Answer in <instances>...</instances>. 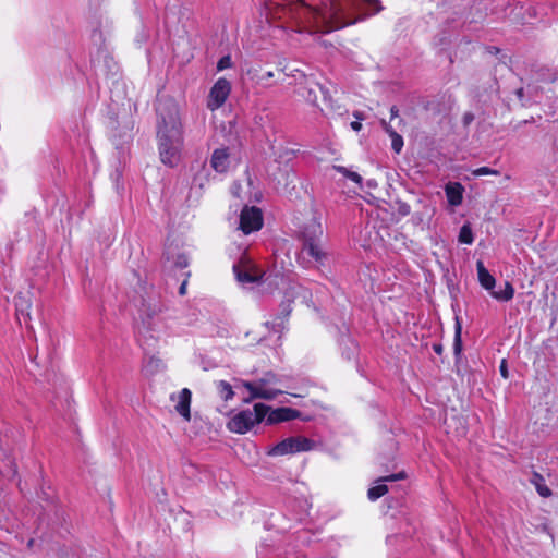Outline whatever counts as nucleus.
Segmentation results:
<instances>
[{
	"label": "nucleus",
	"instance_id": "obj_1",
	"mask_svg": "<svg viewBox=\"0 0 558 558\" xmlns=\"http://www.w3.org/2000/svg\"><path fill=\"white\" fill-rule=\"evenodd\" d=\"M379 0H271L267 15L294 33H328L381 10Z\"/></svg>",
	"mask_w": 558,
	"mask_h": 558
},
{
	"label": "nucleus",
	"instance_id": "obj_2",
	"mask_svg": "<svg viewBox=\"0 0 558 558\" xmlns=\"http://www.w3.org/2000/svg\"><path fill=\"white\" fill-rule=\"evenodd\" d=\"M157 111V140L160 160L168 167H175L183 145L179 106L171 98L159 99Z\"/></svg>",
	"mask_w": 558,
	"mask_h": 558
},
{
	"label": "nucleus",
	"instance_id": "obj_3",
	"mask_svg": "<svg viewBox=\"0 0 558 558\" xmlns=\"http://www.w3.org/2000/svg\"><path fill=\"white\" fill-rule=\"evenodd\" d=\"M163 305L157 294H147L141 300L138 307L143 329L146 331L160 332L163 328V320L160 317Z\"/></svg>",
	"mask_w": 558,
	"mask_h": 558
},
{
	"label": "nucleus",
	"instance_id": "obj_4",
	"mask_svg": "<svg viewBox=\"0 0 558 558\" xmlns=\"http://www.w3.org/2000/svg\"><path fill=\"white\" fill-rule=\"evenodd\" d=\"M303 253L307 254L316 262L322 263L326 254L320 245V238L323 235V228L320 218L314 216L302 230Z\"/></svg>",
	"mask_w": 558,
	"mask_h": 558
},
{
	"label": "nucleus",
	"instance_id": "obj_5",
	"mask_svg": "<svg viewBox=\"0 0 558 558\" xmlns=\"http://www.w3.org/2000/svg\"><path fill=\"white\" fill-rule=\"evenodd\" d=\"M269 411V407L264 403H256L251 410H244L234 415L228 423V428L238 434H245L255 424L262 422Z\"/></svg>",
	"mask_w": 558,
	"mask_h": 558
},
{
	"label": "nucleus",
	"instance_id": "obj_6",
	"mask_svg": "<svg viewBox=\"0 0 558 558\" xmlns=\"http://www.w3.org/2000/svg\"><path fill=\"white\" fill-rule=\"evenodd\" d=\"M278 378L272 373H267L264 377L255 381H244L243 386L250 392V397L245 399L250 402L254 399L272 400L277 396L282 395L283 390L272 388L271 385H276Z\"/></svg>",
	"mask_w": 558,
	"mask_h": 558
},
{
	"label": "nucleus",
	"instance_id": "obj_7",
	"mask_svg": "<svg viewBox=\"0 0 558 558\" xmlns=\"http://www.w3.org/2000/svg\"><path fill=\"white\" fill-rule=\"evenodd\" d=\"M314 448V441L302 436L289 437L274 446L269 450L270 456H284L289 453H296L310 451Z\"/></svg>",
	"mask_w": 558,
	"mask_h": 558
},
{
	"label": "nucleus",
	"instance_id": "obj_8",
	"mask_svg": "<svg viewBox=\"0 0 558 558\" xmlns=\"http://www.w3.org/2000/svg\"><path fill=\"white\" fill-rule=\"evenodd\" d=\"M264 223L263 213L256 206H244L239 218V227L244 234H250L262 229Z\"/></svg>",
	"mask_w": 558,
	"mask_h": 558
},
{
	"label": "nucleus",
	"instance_id": "obj_9",
	"mask_svg": "<svg viewBox=\"0 0 558 558\" xmlns=\"http://www.w3.org/2000/svg\"><path fill=\"white\" fill-rule=\"evenodd\" d=\"M231 92L230 82L226 78H219L210 88L208 99H207V108L211 111L220 108L227 100L229 94Z\"/></svg>",
	"mask_w": 558,
	"mask_h": 558
},
{
	"label": "nucleus",
	"instance_id": "obj_10",
	"mask_svg": "<svg viewBox=\"0 0 558 558\" xmlns=\"http://www.w3.org/2000/svg\"><path fill=\"white\" fill-rule=\"evenodd\" d=\"M233 271L238 281L242 283H254L263 279L264 272L248 260L233 265Z\"/></svg>",
	"mask_w": 558,
	"mask_h": 558
},
{
	"label": "nucleus",
	"instance_id": "obj_11",
	"mask_svg": "<svg viewBox=\"0 0 558 558\" xmlns=\"http://www.w3.org/2000/svg\"><path fill=\"white\" fill-rule=\"evenodd\" d=\"M171 401L175 402V411L183 416L186 421L191 418L190 405L192 399V392L187 388H183L177 395L172 393L170 396Z\"/></svg>",
	"mask_w": 558,
	"mask_h": 558
},
{
	"label": "nucleus",
	"instance_id": "obj_12",
	"mask_svg": "<svg viewBox=\"0 0 558 558\" xmlns=\"http://www.w3.org/2000/svg\"><path fill=\"white\" fill-rule=\"evenodd\" d=\"M405 477L404 472H399L396 474H391L389 476L381 477L378 482L379 484L371 487L367 492V497L369 500L375 501L378 498L383 497L387 492L388 487L385 484L386 482H396L399 480H403Z\"/></svg>",
	"mask_w": 558,
	"mask_h": 558
},
{
	"label": "nucleus",
	"instance_id": "obj_13",
	"mask_svg": "<svg viewBox=\"0 0 558 558\" xmlns=\"http://www.w3.org/2000/svg\"><path fill=\"white\" fill-rule=\"evenodd\" d=\"M318 94L323 96V100L327 105H331V97L328 90L318 83H315L313 86L303 88L302 96L310 104L317 106Z\"/></svg>",
	"mask_w": 558,
	"mask_h": 558
},
{
	"label": "nucleus",
	"instance_id": "obj_14",
	"mask_svg": "<svg viewBox=\"0 0 558 558\" xmlns=\"http://www.w3.org/2000/svg\"><path fill=\"white\" fill-rule=\"evenodd\" d=\"M302 288L300 286H289L284 293V300L280 304L279 316L272 322L274 325H280L277 319H283L288 317L292 311L291 303L293 299L299 294Z\"/></svg>",
	"mask_w": 558,
	"mask_h": 558
},
{
	"label": "nucleus",
	"instance_id": "obj_15",
	"mask_svg": "<svg viewBox=\"0 0 558 558\" xmlns=\"http://www.w3.org/2000/svg\"><path fill=\"white\" fill-rule=\"evenodd\" d=\"M300 416V412L298 410L291 408H278L272 411H268L267 413V423L276 424L280 422H287L294 420Z\"/></svg>",
	"mask_w": 558,
	"mask_h": 558
},
{
	"label": "nucleus",
	"instance_id": "obj_16",
	"mask_svg": "<svg viewBox=\"0 0 558 558\" xmlns=\"http://www.w3.org/2000/svg\"><path fill=\"white\" fill-rule=\"evenodd\" d=\"M210 166L217 172L223 173L229 169L230 156L227 148H217L214 150L210 159Z\"/></svg>",
	"mask_w": 558,
	"mask_h": 558
},
{
	"label": "nucleus",
	"instance_id": "obj_17",
	"mask_svg": "<svg viewBox=\"0 0 558 558\" xmlns=\"http://www.w3.org/2000/svg\"><path fill=\"white\" fill-rule=\"evenodd\" d=\"M277 77L275 83H283L286 81L287 74L282 73L280 70L277 73L272 71H267L256 76L255 83L256 85L263 88H269L274 85L272 78Z\"/></svg>",
	"mask_w": 558,
	"mask_h": 558
},
{
	"label": "nucleus",
	"instance_id": "obj_18",
	"mask_svg": "<svg viewBox=\"0 0 558 558\" xmlns=\"http://www.w3.org/2000/svg\"><path fill=\"white\" fill-rule=\"evenodd\" d=\"M463 186L460 183H449L445 187L448 203L451 206H459L463 201Z\"/></svg>",
	"mask_w": 558,
	"mask_h": 558
},
{
	"label": "nucleus",
	"instance_id": "obj_19",
	"mask_svg": "<svg viewBox=\"0 0 558 558\" xmlns=\"http://www.w3.org/2000/svg\"><path fill=\"white\" fill-rule=\"evenodd\" d=\"M476 270L480 284L490 292L496 284L495 278L489 274V271L486 269L482 260H477Z\"/></svg>",
	"mask_w": 558,
	"mask_h": 558
},
{
	"label": "nucleus",
	"instance_id": "obj_20",
	"mask_svg": "<svg viewBox=\"0 0 558 558\" xmlns=\"http://www.w3.org/2000/svg\"><path fill=\"white\" fill-rule=\"evenodd\" d=\"M490 295L498 301H510L514 295V289L509 281H506L504 284V289L495 291L494 289L490 291Z\"/></svg>",
	"mask_w": 558,
	"mask_h": 558
},
{
	"label": "nucleus",
	"instance_id": "obj_21",
	"mask_svg": "<svg viewBox=\"0 0 558 558\" xmlns=\"http://www.w3.org/2000/svg\"><path fill=\"white\" fill-rule=\"evenodd\" d=\"M531 482L534 484L536 492L542 497H549L551 495L550 488L546 485L545 480L541 474L534 473Z\"/></svg>",
	"mask_w": 558,
	"mask_h": 558
},
{
	"label": "nucleus",
	"instance_id": "obj_22",
	"mask_svg": "<svg viewBox=\"0 0 558 558\" xmlns=\"http://www.w3.org/2000/svg\"><path fill=\"white\" fill-rule=\"evenodd\" d=\"M462 324L458 316H456V323H454V339H453V351L456 355H459L462 350Z\"/></svg>",
	"mask_w": 558,
	"mask_h": 558
},
{
	"label": "nucleus",
	"instance_id": "obj_23",
	"mask_svg": "<svg viewBox=\"0 0 558 558\" xmlns=\"http://www.w3.org/2000/svg\"><path fill=\"white\" fill-rule=\"evenodd\" d=\"M217 388H218V392H219V396L221 399H223L225 401H228L230 399L233 398V390H232V387L229 383L225 381V380H220L218 384H217Z\"/></svg>",
	"mask_w": 558,
	"mask_h": 558
},
{
	"label": "nucleus",
	"instance_id": "obj_24",
	"mask_svg": "<svg viewBox=\"0 0 558 558\" xmlns=\"http://www.w3.org/2000/svg\"><path fill=\"white\" fill-rule=\"evenodd\" d=\"M333 169L337 172H339L342 175H344L345 178L352 180L353 182H355L357 184L362 183V177L357 172L351 171V170L347 169L343 166H333Z\"/></svg>",
	"mask_w": 558,
	"mask_h": 558
},
{
	"label": "nucleus",
	"instance_id": "obj_25",
	"mask_svg": "<svg viewBox=\"0 0 558 558\" xmlns=\"http://www.w3.org/2000/svg\"><path fill=\"white\" fill-rule=\"evenodd\" d=\"M473 240L471 227L469 225H463L460 229L459 241L464 244H472Z\"/></svg>",
	"mask_w": 558,
	"mask_h": 558
},
{
	"label": "nucleus",
	"instance_id": "obj_26",
	"mask_svg": "<svg viewBox=\"0 0 558 558\" xmlns=\"http://www.w3.org/2000/svg\"><path fill=\"white\" fill-rule=\"evenodd\" d=\"M14 303H15L17 315H24V312L29 308L28 300L22 294H17L14 298Z\"/></svg>",
	"mask_w": 558,
	"mask_h": 558
},
{
	"label": "nucleus",
	"instance_id": "obj_27",
	"mask_svg": "<svg viewBox=\"0 0 558 558\" xmlns=\"http://www.w3.org/2000/svg\"><path fill=\"white\" fill-rule=\"evenodd\" d=\"M391 138V147L392 149L399 154L403 147V138L400 134L397 132H391V135L389 136Z\"/></svg>",
	"mask_w": 558,
	"mask_h": 558
},
{
	"label": "nucleus",
	"instance_id": "obj_28",
	"mask_svg": "<svg viewBox=\"0 0 558 558\" xmlns=\"http://www.w3.org/2000/svg\"><path fill=\"white\" fill-rule=\"evenodd\" d=\"M161 366H162L161 360L157 359L155 356H151L147 361L145 368L149 369L150 373H155V372L159 371Z\"/></svg>",
	"mask_w": 558,
	"mask_h": 558
},
{
	"label": "nucleus",
	"instance_id": "obj_29",
	"mask_svg": "<svg viewBox=\"0 0 558 558\" xmlns=\"http://www.w3.org/2000/svg\"><path fill=\"white\" fill-rule=\"evenodd\" d=\"M473 174L476 175V177H480V175H498L499 171L495 170V169H492V168H488V167H481V168L475 169L473 171Z\"/></svg>",
	"mask_w": 558,
	"mask_h": 558
},
{
	"label": "nucleus",
	"instance_id": "obj_30",
	"mask_svg": "<svg viewBox=\"0 0 558 558\" xmlns=\"http://www.w3.org/2000/svg\"><path fill=\"white\" fill-rule=\"evenodd\" d=\"M232 65V61H231V58L230 56H225L222 57L218 63H217V70L218 71H222V70H226V69H229L231 68Z\"/></svg>",
	"mask_w": 558,
	"mask_h": 558
},
{
	"label": "nucleus",
	"instance_id": "obj_31",
	"mask_svg": "<svg viewBox=\"0 0 558 558\" xmlns=\"http://www.w3.org/2000/svg\"><path fill=\"white\" fill-rule=\"evenodd\" d=\"M474 114L472 112H465L462 117V123L464 126H469L474 121Z\"/></svg>",
	"mask_w": 558,
	"mask_h": 558
},
{
	"label": "nucleus",
	"instance_id": "obj_32",
	"mask_svg": "<svg viewBox=\"0 0 558 558\" xmlns=\"http://www.w3.org/2000/svg\"><path fill=\"white\" fill-rule=\"evenodd\" d=\"M501 376L507 379L509 377L508 366L506 360H502L499 367Z\"/></svg>",
	"mask_w": 558,
	"mask_h": 558
},
{
	"label": "nucleus",
	"instance_id": "obj_33",
	"mask_svg": "<svg viewBox=\"0 0 558 558\" xmlns=\"http://www.w3.org/2000/svg\"><path fill=\"white\" fill-rule=\"evenodd\" d=\"M381 128L385 130V132L390 136L391 132H396L392 126L387 123L385 120L380 121Z\"/></svg>",
	"mask_w": 558,
	"mask_h": 558
},
{
	"label": "nucleus",
	"instance_id": "obj_34",
	"mask_svg": "<svg viewBox=\"0 0 558 558\" xmlns=\"http://www.w3.org/2000/svg\"><path fill=\"white\" fill-rule=\"evenodd\" d=\"M433 350L435 351V353L440 355V354H442L444 348L441 344L435 343V344H433Z\"/></svg>",
	"mask_w": 558,
	"mask_h": 558
},
{
	"label": "nucleus",
	"instance_id": "obj_35",
	"mask_svg": "<svg viewBox=\"0 0 558 558\" xmlns=\"http://www.w3.org/2000/svg\"><path fill=\"white\" fill-rule=\"evenodd\" d=\"M350 125H351L352 130H354L355 132H359L362 129V124L359 121H353V122H351Z\"/></svg>",
	"mask_w": 558,
	"mask_h": 558
},
{
	"label": "nucleus",
	"instance_id": "obj_36",
	"mask_svg": "<svg viewBox=\"0 0 558 558\" xmlns=\"http://www.w3.org/2000/svg\"><path fill=\"white\" fill-rule=\"evenodd\" d=\"M186 284H187L186 280H184V281L181 283V286H180V288H179V294H180V295H184V294L186 293Z\"/></svg>",
	"mask_w": 558,
	"mask_h": 558
},
{
	"label": "nucleus",
	"instance_id": "obj_37",
	"mask_svg": "<svg viewBox=\"0 0 558 558\" xmlns=\"http://www.w3.org/2000/svg\"><path fill=\"white\" fill-rule=\"evenodd\" d=\"M178 265H179V267L184 268L187 266V260L183 257H180L178 260Z\"/></svg>",
	"mask_w": 558,
	"mask_h": 558
},
{
	"label": "nucleus",
	"instance_id": "obj_38",
	"mask_svg": "<svg viewBox=\"0 0 558 558\" xmlns=\"http://www.w3.org/2000/svg\"><path fill=\"white\" fill-rule=\"evenodd\" d=\"M515 95H517V97H518L520 100H522V99H523V96H524V89H523V88H519V89H517Z\"/></svg>",
	"mask_w": 558,
	"mask_h": 558
},
{
	"label": "nucleus",
	"instance_id": "obj_39",
	"mask_svg": "<svg viewBox=\"0 0 558 558\" xmlns=\"http://www.w3.org/2000/svg\"><path fill=\"white\" fill-rule=\"evenodd\" d=\"M390 113H391V118H395L397 117L398 114V109L396 106H392L391 109H390Z\"/></svg>",
	"mask_w": 558,
	"mask_h": 558
},
{
	"label": "nucleus",
	"instance_id": "obj_40",
	"mask_svg": "<svg viewBox=\"0 0 558 558\" xmlns=\"http://www.w3.org/2000/svg\"><path fill=\"white\" fill-rule=\"evenodd\" d=\"M367 185H368L369 187H375V186H376V182H374L373 180H369V181L367 182Z\"/></svg>",
	"mask_w": 558,
	"mask_h": 558
},
{
	"label": "nucleus",
	"instance_id": "obj_41",
	"mask_svg": "<svg viewBox=\"0 0 558 558\" xmlns=\"http://www.w3.org/2000/svg\"><path fill=\"white\" fill-rule=\"evenodd\" d=\"M353 116H354L356 119H359V120H362V119H363V117H362V114H361L360 112H354V114H353Z\"/></svg>",
	"mask_w": 558,
	"mask_h": 558
},
{
	"label": "nucleus",
	"instance_id": "obj_42",
	"mask_svg": "<svg viewBox=\"0 0 558 558\" xmlns=\"http://www.w3.org/2000/svg\"><path fill=\"white\" fill-rule=\"evenodd\" d=\"M232 193H233L235 196H239V194H238V186H234V187H233Z\"/></svg>",
	"mask_w": 558,
	"mask_h": 558
}]
</instances>
